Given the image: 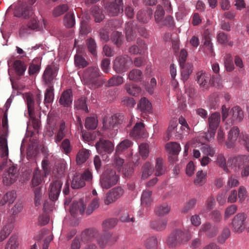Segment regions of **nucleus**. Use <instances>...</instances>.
I'll list each match as a JSON object with an SVG mask.
<instances>
[{
  "instance_id": "nucleus-1",
  "label": "nucleus",
  "mask_w": 249,
  "mask_h": 249,
  "mask_svg": "<svg viewBox=\"0 0 249 249\" xmlns=\"http://www.w3.org/2000/svg\"><path fill=\"white\" fill-rule=\"evenodd\" d=\"M65 168L64 164H59L55 165L53 171V174L57 178L51 183L49 188V198L53 201L56 200L59 195L62 185V182L59 178L64 175Z\"/></svg>"
},
{
  "instance_id": "nucleus-2",
  "label": "nucleus",
  "mask_w": 249,
  "mask_h": 249,
  "mask_svg": "<svg viewBox=\"0 0 249 249\" xmlns=\"http://www.w3.org/2000/svg\"><path fill=\"white\" fill-rule=\"evenodd\" d=\"M191 238L190 232H185L181 230L176 229L170 234L167 240V244L170 247L175 248L187 242Z\"/></svg>"
},
{
  "instance_id": "nucleus-3",
  "label": "nucleus",
  "mask_w": 249,
  "mask_h": 249,
  "mask_svg": "<svg viewBox=\"0 0 249 249\" xmlns=\"http://www.w3.org/2000/svg\"><path fill=\"white\" fill-rule=\"evenodd\" d=\"M99 70L96 67H89L84 72L83 76V82L89 88L94 89L101 85L99 80Z\"/></svg>"
},
{
  "instance_id": "nucleus-4",
  "label": "nucleus",
  "mask_w": 249,
  "mask_h": 249,
  "mask_svg": "<svg viewBox=\"0 0 249 249\" xmlns=\"http://www.w3.org/2000/svg\"><path fill=\"white\" fill-rule=\"evenodd\" d=\"M119 179L115 170L110 168L107 169L100 180V184L102 188L107 189L116 184Z\"/></svg>"
},
{
  "instance_id": "nucleus-5",
  "label": "nucleus",
  "mask_w": 249,
  "mask_h": 249,
  "mask_svg": "<svg viewBox=\"0 0 249 249\" xmlns=\"http://www.w3.org/2000/svg\"><path fill=\"white\" fill-rule=\"evenodd\" d=\"M133 61L128 55H120L116 58L113 64V69L118 73L124 72L131 67Z\"/></svg>"
},
{
  "instance_id": "nucleus-6",
  "label": "nucleus",
  "mask_w": 249,
  "mask_h": 249,
  "mask_svg": "<svg viewBox=\"0 0 249 249\" xmlns=\"http://www.w3.org/2000/svg\"><path fill=\"white\" fill-rule=\"evenodd\" d=\"M92 179V174L89 170H85L82 174L75 175L72 178L71 187L78 189L85 186L86 181H90Z\"/></svg>"
},
{
  "instance_id": "nucleus-7",
  "label": "nucleus",
  "mask_w": 249,
  "mask_h": 249,
  "mask_svg": "<svg viewBox=\"0 0 249 249\" xmlns=\"http://www.w3.org/2000/svg\"><path fill=\"white\" fill-rule=\"evenodd\" d=\"M220 118V113L217 112L212 113L208 117L209 130L206 135L208 140L214 138L216 130L219 125Z\"/></svg>"
},
{
  "instance_id": "nucleus-8",
  "label": "nucleus",
  "mask_w": 249,
  "mask_h": 249,
  "mask_svg": "<svg viewBox=\"0 0 249 249\" xmlns=\"http://www.w3.org/2000/svg\"><path fill=\"white\" fill-rule=\"evenodd\" d=\"M124 116L119 114H115L110 117H107L103 120L104 129L117 130L119 124L123 122Z\"/></svg>"
},
{
  "instance_id": "nucleus-9",
  "label": "nucleus",
  "mask_w": 249,
  "mask_h": 249,
  "mask_svg": "<svg viewBox=\"0 0 249 249\" xmlns=\"http://www.w3.org/2000/svg\"><path fill=\"white\" fill-rule=\"evenodd\" d=\"M95 147L98 153L102 155L110 154L114 150V145L112 142L103 139H100L96 142Z\"/></svg>"
},
{
  "instance_id": "nucleus-10",
  "label": "nucleus",
  "mask_w": 249,
  "mask_h": 249,
  "mask_svg": "<svg viewBox=\"0 0 249 249\" xmlns=\"http://www.w3.org/2000/svg\"><path fill=\"white\" fill-rule=\"evenodd\" d=\"M123 0H114L107 4L106 9L108 15L116 16L123 12Z\"/></svg>"
},
{
  "instance_id": "nucleus-11",
  "label": "nucleus",
  "mask_w": 249,
  "mask_h": 249,
  "mask_svg": "<svg viewBox=\"0 0 249 249\" xmlns=\"http://www.w3.org/2000/svg\"><path fill=\"white\" fill-rule=\"evenodd\" d=\"M58 69L54 65L47 66L43 74V79L48 87L53 86V80L57 75Z\"/></svg>"
},
{
  "instance_id": "nucleus-12",
  "label": "nucleus",
  "mask_w": 249,
  "mask_h": 249,
  "mask_svg": "<svg viewBox=\"0 0 249 249\" xmlns=\"http://www.w3.org/2000/svg\"><path fill=\"white\" fill-rule=\"evenodd\" d=\"M246 214L244 213L237 214L232 219L231 228L234 232H241L245 229Z\"/></svg>"
},
{
  "instance_id": "nucleus-13",
  "label": "nucleus",
  "mask_w": 249,
  "mask_h": 249,
  "mask_svg": "<svg viewBox=\"0 0 249 249\" xmlns=\"http://www.w3.org/2000/svg\"><path fill=\"white\" fill-rule=\"evenodd\" d=\"M124 190L121 187H116L109 190L104 200L106 205H109L121 197L124 194Z\"/></svg>"
},
{
  "instance_id": "nucleus-14",
  "label": "nucleus",
  "mask_w": 249,
  "mask_h": 249,
  "mask_svg": "<svg viewBox=\"0 0 249 249\" xmlns=\"http://www.w3.org/2000/svg\"><path fill=\"white\" fill-rule=\"evenodd\" d=\"M18 176L17 168L14 166L10 167L3 174V183L6 185L12 184L17 180Z\"/></svg>"
},
{
  "instance_id": "nucleus-15",
  "label": "nucleus",
  "mask_w": 249,
  "mask_h": 249,
  "mask_svg": "<svg viewBox=\"0 0 249 249\" xmlns=\"http://www.w3.org/2000/svg\"><path fill=\"white\" fill-rule=\"evenodd\" d=\"M210 79L211 75L203 71H200L196 73V80L203 90L209 89Z\"/></svg>"
},
{
  "instance_id": "nucleus-16",
  "label": "nucleus",
  "mask_w": 249,
  "mask_h": 249,
  "mask_svg": "<svg viewBox=\"0 0 249 249\" xmlns=\"http://www.w3.org/2000/svg\"><path fill=\"white\" fill-rule=\"evenodd\" d=\"M116 236H113L110 232H106L100 236L97 240L100 247L104 248L107 245H112L117 240Z\"/></svg>"
},
{
  "instance_id": "nucleus-17",
  "label": "nucleus",
  "mask_w": 249,
  "mask_h": 249,
  "mask_svg": "<svg viewBox=\"0 0 249 249\" xmlns=\"http://www.w3.org/2000/svg\"><path fill=\"white\" fill-rule=\"evenodd\" d=\"M182 133L181 126H179L177 121H172L170 123L167 131L168 140L173 137L176 138L180 137Z\"/></svg>"
},
{
  "instance_id": "nucleus-18",
  "label": "nucleus",
  "mask_w": 249,
  "mask_h": 249,
  "mask_svg": "<svg viewBox=\"0 0 249 249\" xmlns=\"http://www.w3.org/2000/svg\"><path fill=\"white\" fill-rule=\"evenodd\" d=\"M230 118L227 120L229 123L234 124L241 122L244 117L243 111L239 106L233 107L230 112Z\"/></svg>"
},
{
  "instance_id": "nucleus-19",
  "label": "nucleus",
  "mask_w": 249,
  "mask_h": 249,
  "mask_svg": "<svg viewBox=\"0 0 249 249\" xmlns=\"http://www.w3.org/2000/svg\"><path fill=\"white\" fill-rule=\"evenodd\" d=\"M14 228L13 218L8 219L6 223L0 231V242L4 241L10 235Z\"/></svg>"
},
{
  "instance_id": "nucleus-20",
  "label": "nucleus",
  "mask_w": 249,
  "mask_h": 249,
  "mask_svg": "<svg viewBox=\"0 0 249 249\" xmlns=\"http://www.w3.org/2000/svg\"><path fill=\"white\" fill-rule=\"evenodd\" d=\"M72 101L71 89H68L62 93L59 100V103L63 107H68L71 106Z\"/></svg>"
},
{
  "instance_id": "nucleus-21",
  "label": "nucleus",
  "mask_w": 249,
  "mask_h": 249,
  "mask_svg": "<svg viewBox=\"0 0 249 249\" xmlns=\"http://www.w3.org/2000/svg\"><path fill=\"white\" fill-rule=\"evenodd\" d=\"M239 129L237 126L233 127L229 131L228 135V139L226 144L227 148H231L234 145L238 137H239Z\"/></svg>"
},
{
  "instance_id": "nucleus-22",
  "label": "nucleus",
  "mask_w": 249,
  "mask_h": 249,
  "mask_svg": "<svg viewBox=\"0 0 249 249\" xmlns=\"http://www.w3.org/2000/svg\"><path fill=\"white\" fill-rule=\"evenodd\" d=\"M68 132V128L64 121H62L58 126V129L54 136V140L57 144L60 142L62 140L66 137Z\"/></svg>"
},
{
  "instance_id": "nucleus-23",
  "label": "nucleus",
  "mask_w": 249,
  "mask_h": 249,
  "mask_svg": "<svg viewBox=\"0 0 249 249\" xmlns=\"http://www.w3.org/2000/svg\"><path fill=\"white\" fill-rule=\"evenodd\" d=\"M125 36L127 41H133L137 36V27L133 22H128L125 25Z\"/></svg>"
},
{
  "instance_id": "nucleus-24",
  "label": "nucleus",
  "mask_w": 249,
  "mask_h": 249,
  "mask_svg": "<svg viewBox=\"0 0 249 249\" xmlns=\"http://www.w3.org/2000/svg\"><path fill=\"white\" fill-rule=\"evenodd\" d=\"M130 135L135 139L145 136L144 125L142 123H137L130 133Z\"/></svg>"
},
{
  "instance_id": "nucleus-25",
  "label": "nucleus",
  "mask_w": 249,
  "mask_h": 249,
  "mask_svg": "<svg viewBox=\"0 0 249 249\" xmlns=\"http://www.w3.org/2000/svg\"><path fill=\"white\" fill-rule=\"evenodd\" d=\"M86 208V205L84 204V200L80 199L79 201H74L72 202L70 207V212L72 215L73 216L79 211L80 213L82 214Z\"/></svg>"
},
{
  "instance_id": "nucleus-26",
  "label": "nucleus",
  "mask_w": 249,
  "mask_h": 249,
  "mask_svg": "<svg viewBox=\"0 0 249 249\" xmlns=\"http://www.w3.org/2000/svg\"><path fill=\"white\" fill-rule=\"evenodd\" d=\"M152 14L153 11L151 8L141 10L137 14V18L141 22L147 23L151 19Z\"/></svg>"
},
{
  "instance_id": "nucleus-27",
  "label": "nucleus",
  "mask_w": 249,
  "mask_h": 249,
  "mask_svg": "<svg viewBox=\"0 0 249 249\" xmlns=\"http://www.w3.org/2000/svg\"><path fill=\"white\" fill-rule=\"evenodd\" d=\"M232 163L235 166L241 168L242 166H246L249 164V155H238L233 158Z\"/></svg>"
},
{
  "instance_id": "nucleus-28",
  "label": "nucleus",
  "mask_w": 249,
  "mask_h": 249,
  "mask_svg": "<svg viewBox=\"0 0 249 249\" xmlns=\"http://www.w3.org/2000/svg\"><path fill=\"white\" fill-rule=\"evenodd\" d=\"M90 155L89 151L83 148L80 149L77 154L76 161L78 165H80L87 161Z\"/></svg>"
},
{
  "instance_id": "nucleus-29",
  "label": "nucleus",
  "mask_w": 249,
  "mask_h": 249,
  "mask_svg": "<svg viewBox=\"0 0 249 249\" xmlns=\"http://www.w3.org/2000/svg\"><path fill=\"white\" fill-rule=\"evenodd\" d=\"M167 221L166 219H157L150 223V227L157 231L164 230L166 227Z\"/></svg>"
},
{
  "instance_id": "nucleus-30",
  "label": "nucleus",
  "mask_w": 249,
  "mask_h": 249,
  "mask_svg": "<svg viewBox=\"0 0 249 249\" xmlns=\"http://www.w3.org/2000/svg\"><path fill=\"white\" fill-rule=\"evenodd\" d=\"M54 100V88L53 86L48 87L46 89L44 95V104L46 107L52 104Z\"/></svg>"
},
{
  "instance_id": "nucleus-31",
  "label": "nucleus",
  "mask_w": 249,
  "mask_h": 249,
  "mask_svg": "<svg viewBox=\"0 0 249 249\" xmlns=\"http://www.w3.org/2000/svg\"><path fill=\"white\" fill-rule=\"evenodd\" d=\"M157 24L160 28L165 26L168 28H173L175 26V22L172 16L167 15Z\"/></svg>"
},
{
  "instance_id": "nucleus-32",
  "label": "nucleus",
  "mask_w": 249,
  "mask_h": 249,
  "mask_svg": "<svg viewBox=\"0 0 249 249\" xmlns=\"http://www.w3.org/2000/svg\"><path fill=\"white\" fill-rule=\"evenodd\" d=\"M216 38L218 42L222 45L230 47H232L233 45V42L231 41L230 37L224 32H220L218 33Z\"/></svg>"
},
{
  "instance_id": "nucleus-33",
  "label": "nucleus",
  "mask_w": 249,
  "mask_h": 249,
  "mask_svg": "<svg viewBox=\"0 0 249 249\" xmlns=\"http://www.w3.org/2000/svg\"><path fill=\"white\" fill-rule=\"evenodd\" d=\"M124 36L121 33L113 32L110 37L111 41L118 48H120L123 44Z\"/></svg>"
},
{
  "instance_id": "nucleus-34",
  "label": "nucleus",
  "mask_w": 249,
  "mask_h": 249,
  "mask_svg": "<svg viewBox=\"0 0 249 249\" xmlns=\"http://www.w3.org/2000/svg\"><path fill=\"white\" fill-rule=\"evenodd\" d=\"M38 23L36 19L31 18L29 21L26 26H22L19 30L20 34H25L28 33V29L35 30L38 27Z\"/></svg>"
},
{
  "instance_id": "nucleus-35",
  "label": "nucleus",
  "mask_w": 249,
  "mask_h": 249,
  "mask_svg": "<svg viewBox=\"0 0 249 249\" xmlns=\"http://www.w3.org/2000/svg\"><path fill=\"white\" fill-rule=\"evenodd\" d=\"M128 77L131 81L135 82L141 81L143 77L142 73L141 70L134 69L129 71L128 74Z\"/></svg>"
},
{
  "instance_id": "nucleus-36",
  "label": "nucleus",
  "mask_w": 249,
  "mask_h": 249,
  "mask_svg": "<svg viewBox=\"0 0 249 249\" xmlns=\"http://www.w3.org/2000/svg\"><path fill=\"white\" fill-rule=\"evenodd\" d=\"M90 13L96 22H101L104 18V15L103 14L101 9L97 6L95 5L92 7Z\"/></svg>"
},
{
  "instance_id": "nucleus-37",
  "label": "nucleus",
  "mask_w": 249,
  "mask_h": 249,
  "mask_svg": "<svg viewBox=\"0 0 249 249\" xmlns=\"http://www.w3.org/2000/svg\"><path fill=\"white\" fill-rule=\"evenodd\" d=\"M138 107L143 112H150L151 104L145 97L142 98L138 105Z\"/></svg>"
},
{
  "instance_id": "nucleus-38",
  "label": "nucleus",
  "mask_w": 249,
  "mask_h": 249,
  "mask_svg": "<svg viewBox=\"0 0 249 249\" xmlns=\"http://www.w3.org/2000/svg\"><path fill=\"white\" fill-rule=\"evenodd\" d=\"M64 23L67 28H71L73 27L75 24V17L72 12H69L65 15Z\"/></svg>"
},
{
  "instance_id": "nucleus-39",
  "label": "nucleus",
  "mask_w": 249,
  "mask_h": 249,
  "mask_svg": "<svg viewBox=\"0 0 249 249\" xmlns=\"http://www.w3.org/2000/svg\"><path fill=\"white\" fill-rule=\"evenodd\" d=\"M16 198V194L14 192H9L3 196L0 201L1 206L4 205L6 203H13Z\"/></svg>"
},
{
  "instance_id": "nucleus-40",
  "label": "nucleus",
  "mask_w": 249,
  "mask_h": 249,
  "mask_svg": "<svg viewBox=\"0 0 249 249\" xmlns=\"http://www.w3.org/2000/svg\"><path fill=\"white\" fill-rule=\"evenodd\" d=\"M125 89L129 94L134 96L138 95L141 91L139 87L132 84H126Z\"/></svg>"
},
{
  "instance_id": "nucleus-41",
  "label": "nucleus",
  "mask_w": 249,
  "mask_h": 249,
  "mask_svg": "<svg viewBox=\"0 0 249 249\" xmlns=\"http://www.w3.org/2000/svg\"><path fill=\"white\" fill-rule=\"evenodd\" d=\"M181 71V77L184 81H186L189 77L190 75L193 71V66L192 64L187 63L183 66H180Z\"/></svg>"
},
{
  "instance_id": "nucleus-42",
  "label": "nucleus",
  "mask_w": 249,
  "mask_h": 249,
  "mask_svg": "<svg viewBox=\"0 0 249 249\" xmlns=\"http://www.w3.org/2000/svg\"><path fill=\"white\" fill-rule=\"evenodd\" d=\"M14 67L18 75L21 76L23 75L26 70V66L24 62L20 60H17L14 63Z\"/></svg>"
},
{
  "instance_id": "nucleus-43",
  "label": "nucleus",
  "mask_w": 249,
  "mask_h": 249,
  "mask_svg": "<svg viewBox=\"0 0 249 249\" xmlns=\"http://www.w3.org/2000/svg\"><path fill=\"white\" fill-rule=\"evenodd\" d=\"M26 101L27 105L28 111L31 117L34 115L35 101L32 95L28 94L26 95Z\"/></svg>"
},
{
  "instance_id": "nucleus-44",
  "label": "nucleus",
  "mask_w": 249,
  "mask_h": 249,
  "mask_svg": "<svg viewBox=\"0 0 249 249\" xmlns=\"http://www.w3.org/2000/svg\"><path fill=\"white\" fill-rule=\"evenodd\" d=\"M86 45L89 52L93 56L97 55V44L93 38L90 37L86 40Z\"/></svg>"
},
{
  "instance_id": "nucleus-45",
  "label": "nucleus",
  "mask_w": 249,
  "mask_h": 249,
  "mask_svg": "<svg viewBox=\"0 0 249 249\" xmlns=\"http://www.w3.org/2000/svg\"><path fill=\"white\" fill-rule=\"evenodd\" d=\"M166 147L169 153L175 155H178L181 149L180 145L176 142L168 143Z\"/></svg>"
},
{
  "instance_id": "nucleus-46",
  "label": "nucleus",
  "mask_w": 249,
  "mask_h": 249,
  "mask_svg": "<svg viewBox=\"0 0 249 249\" xmlns=\"http://www.w3.org/2000/svg\"><path fill=\"white\" fill-rule=\"evenodd\" d=\"M94 236L93 230L91 229H87L82 232L81 234V240L84 243L90 241Z\"/></svg>"
},
{
  "instance_id": "nucleus-47",
  "label": "nucleus",
  "mask_w": 249,
  "mask_h": 249,
  "mask_svg": "<svg viewBox=\"0 0 249 249\" xmlns=\"http://www.w3.org/2000/svg\"><path fill=\"white\" fill-rule=\"evenodd\" d=\"M170 207L166 204H163L158 206L155 210L156 214L158 216H163L168 214L170 211Z\"/></svg>"
},
{
  "instance_id": "nucleus-48",
  "label": "nucleus",
  "mask_w": 249,
  "mask_h": 249,
  "mask_svg": "<svg viewBox=\"0 0 249 249\" xmlns=\"http://www.w3.org/2000/svg\"><path fill=\"white\" fill-rule=\"evenodd\" d=\"M146 249H157L158 240L155 236H151L147 238L144 244Z\"/></svg>"
},
{
  "instance_id": "nucleus-49",
  "label": "nucleus",
  "mask_w": 249,
  "mask_h": 249,
  "mask_svg": "<svg viewBox=\"0 0 249 249\" xmlns=\"http://www.w3.org/2000/svg\"><path fill=\"white\" fill-rule=\"evenodd\" d=\"M42 176L41 171L38 169H36L34 172L33 177L32 179V183L33 187L39 185L42 182Z\"/></svg>"
},
{
  "instance_id": "nucleus-50",
  "label": "nucleus",
  "mask_w": 249,
  "mask_h": 249,
  "mask_svg": "<svg viewBox=\"0 0 249 249\" xmlns=\"http://www.w3.org/2000/svg\"><path fill=\"white\" fill-rule=\"evenodd\" d=\"M155 176H160L163 174L165 172V169L163 167V163L162 159L161 158H158L156 160V165H155Z\"/></svg>"
},
{
  "instance_id": "nucleus-51",
  "label": "nucleus",
  "mask_w": 249,
  "mask_h": 249,
  "mask_svg": "<svg viewBox=\"0 0 249 249\" xmlns=\"http://www.w3.org/2000/svg\"><path fill=\"white\" fill-rule=\"evenodd\" d=\"M164 14L165 12L162 6L160 4L158 5L154 14L155 21L156 24L163 18Z\"/></svg>"
},
{
  "instance_id": "nucleus-52",
  "label": "nucleus",
  "mask_w": 249,
  "mask_h": 249,
  "mask_svg": "<svg viewBox=\"0 0 249 249\" xmlns=\"http://www.w3.org/2000/svg\"><path fill=\"white\" fill-rule=\"evenodd\" d=\"M68 9L69 7L67 4H60L53 9V14L54 17H58L65 13Z\"/></svg>"
},
{
  "instance_id": "nucleus-53",
  "label": "nucleus",
  "mask_w": 249,
  "mask_h": 249,
  "mask_svg": "<svg viewBox=\"0 0 249 249\" xmlns=\"http://www.w3.org/2000/svg\"><path fill=\"white\" fill-rule=\"evenodd\" d=\"M153 169L152 168L149 162H146L142 167V178L143 179L147 178L153 172Z\"/></svg>"
},
{
  "instance_id": "nucleus-54",
  "label": "nucleus",
  "mask_w": 249,
  "mask_h": 249,
  "mask_svg": "<svg viewBox=\"0 0 249 249\" xmlns=\"http://www.w3.org/2000/svg\"><path fill=\"white\" fill-rule=\"evenodd\" d=\"M85 126L88 129H94L97 126V120L94 117H87L85 120Z\"/></svg>"
},
{
  "instance_id": "nucleus-55",
  "label": "nucleus",
  "mask_w": 249,
  "mask_h": 249,
  "mask_svg": "<svg viewBox=\"0 0 249 249\" xmlns=\"http://www.w3.org/2000/svg\"><path fill=\"white\" fill-rule=\"evenodd\" d=\"M17 239V235H12L9 239L5 249H17L18 247Z\"/></svg>"
},
{
  "instance_id": "nucleus-56",
  "label": "nucleus",
  "mask_w": 249,
  "mask_h": 249,
  "mask_svg": "<svg viewBox=\"0 0 249 249\" xmlns=\"http://www.w3.org/2000/svg\"><path fill=\"white\" fill-rule=\"evenodd\" d=\"M41 167L43 170L44 177L48 176L52 171V164L49 160L44 159L41 162Z\"/></svg>"
},
{
  "instance_id": "nucleus-57",
  "label": "nucleus",
  "mask_w": 249,
  "mask_h": 249,
  "mask_svg": "<svg viewBox=\"0 0 249 249\" xmlns=\"http://www.w3.org/2000/svg\"><path fill=\"white\" fill-rule=\"evenodd\" d=\"M152 191H144L143 192L141 196V202L142 205L145 204L146 206L150 205L151 202V196Z\"/></svg>"
},
{
  "instance_id": "nucleus-58",
  "label": "nucleus",
  "mask_w": 249,
  "mask_h": 249,
  "mask_svg": "<svg viewBox=\"0 0 249 249\" xmlns=\"http://www.w3.org/2000/svg\"><path fill=\"white\" fill-rule=\"evenodd\" d=\"M117 223L116 218H110L105 220L102 223V227L104 231L113 228Z\"/></svg>"
},
{
  "instance_id": "nucleus-59",
  "label": "nucleus",
  "mask_w": 249,
  "mask_h": 249,
  "mask_svg": "<svg viewBox=\"0 0 249 249\" xmlns=\"http://www.w3.org/2000/svg\"><path fill=\"white\" fill-rule=\"evenodd\" d=\"M74 106L77 109H81L85 111L86 112L88 111V107L86 104V101L85 97H81L75 102Z\"/></svg>"
},
{
  "instance_id": "nucleus-60",
  "label": "nucleus",
  "mask_w": 249,
  "mask_h": 249,
  "mask_svg": "<svg viewBox=\"0 0 249 249\" xmlns=\"http://www.w3.org/2000/svg\"><path fill=\"white\" fill-rule=\"evenodd\" d=\"M139 153L142 159L145 160L148 156L149 150L148 144L143 143L139 146Z\"/></svg>"
},
{
  "instance_id": "nucleus-61",
  "label": "nucleus",
  "mask_w": 249,
  "mask_h": 249,
  "mask_svg": "<svg viewBox=\"0 0 249 249\" xmlns=\"http://www.w3.org/2000/svg\"><path fill=\"white\" fill-rule=\"evenodd\" d=\"M74 63L75 65L79 68H83L88 65V62L81 55H75L74 56Z\"/></svg>"
},
{
  "instance_id": "nucleus-62",
  "label": "nucleus",
  "mask_w": 249,
  "mask_h": 249,
  "mask_svg": "<svg viewBox=\"0 0 249 249\" xmlns=\"http://www.w3.org/2000/svg\"><path fill=\"white\" fill-rule=\"evenodd\" d=\"M224 64L227 71H231L234 69V65L231 55L227 54L224 57Z\"/></svg>"
},
{
  "instance_id": "nucleus-63",
  "label": "nucleus",
  "mask_w": 249,
  "mask_h": 249,
  "mask_svg": "<svg viewBox=\"0 0 249 249\" xmlns=\"http://www.w3.org/2000/svg\"><path fill=\"white\" fill-rule=\"evenodd\" d=\"M239 142L246 150L249 152V134L241 133L239 136Z\"/></svg>"
},
{
  "instance_id": "nucleus-64",
  "label": "nucleus",
  "mask_w": 249,
  "mask_h": 249,
  "mask_svg": "<svg viewBox=\"0 0 249 249\" xmlns=\"http://www.w3.org/2000/svg\"><path fill=\"white\" fill-rule=\"evenodd\" d=\"M206 175L202 171H198L196 173V178L195 180V184L196 185L202 186L205 182Z\"/></svg>"
}]
</instances>
